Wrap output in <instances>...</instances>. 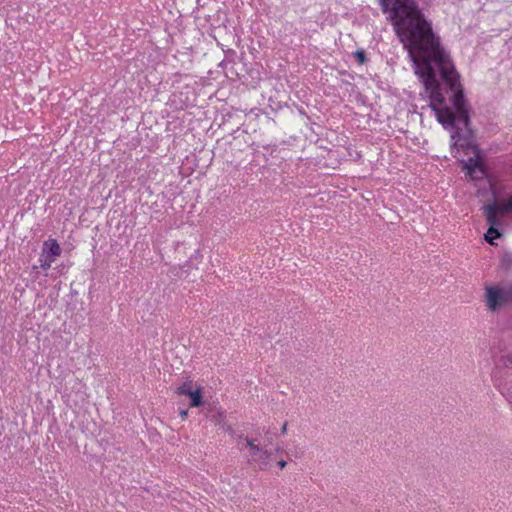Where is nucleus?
<instances>
[{
	"instance_id": "nucleus-1",
	"label": "nucleus",
	"mask_w": 512,
	"mask_h": 512,
	"mask_svg": "<svg viewBox=\"0 0 512 512\" xmlns=\"http://www.w3.org/2000/svg\"><path fill=\"white\" fill-rule=\"evenodd\" d=\"M419 75L437 120L451 134V154L460 162L477 157L479 150L469 127L468 107L463 95L460 75L439 39L426 32L404 46Z\"/></svg>"
},
{
	"instance_id": "nucleus-2",
	"label": "nucleus",
	"mask_w": 512,
	"mask_h": 512,
	"mask_svg": "<svg viewBox=\"0 0 512 512\" xmlns=\"http://www.w3.org/2000/svg\"><path fill=\"white\" fill-rule=\"evenodd\" d=\"M384 12L390 11L396 32L403 45H407L431 29L420 10L410 0H379Z\"/></svg>"
},
{
	"instance_id": "nucleus-3",
	"label": "nucleus",
	"mask_w": 512,
	"mask_h": 512,
	"mask_svg": "<svg viewBox=\"0 0 512 512\" xmlns=\"http://www.w3.org/2000/svg\"><path fill=\"white\" fill-rule=\"evenodd\" d=\"M248 448V460L250 463L257 465L259 468L264 469L268 466L271 460V452L265 447H261L257 443V439L240 436Z\"/></svg>"
},
{
	"instance_id": "nucleus-4",
	"label": "nucleus",
	"mask_w": 512,
	"mask_h": 512,
	"mask_svg": "<svg viewBox=\"0 0 512 512\" xmlns=\"http://www.w3.org/2000/svg\"><path fill=\"white\" fill-rule=\"evenodd\" d=\"M483 210L488 223L502 224V216L512 214V195L505 201L485 205Z\"/></svg>"
},
{
	"instance_id": "nucleus-5",
	"label": "nucleus",
	"mask_w": 512,
	"mask_h": 512,
	"mask_svg": "<svg viewBox=\"0 0 512 512\" xmlns=\"http://www.w3.org/2000/svg\"><path fill=\"white\" fill-rule=\"evenodd\" d=\"M511 297L510 292L496 287L486 288V303L490 310L496 311Z\"/></svg>"
},
{
	"instance_id": "nucleus-6",
	"label": "nucleus",
	"mask_w": 512,
	"mask_h": 512,
	"mask_svg": "<svg viewBox=\"0 0 512 512\" xmlns=\"http://www.w3.org/2000/svg\"><path fill=\"white\" fill-rule=\"evenodd\" d=\"M463 163V169L467 171V176L472 180H478L483 177H487V173L485 167L481 163L479 159V155L477 157H469Z\"/></svg>"
},
{
	"instance_id": "nucleus-7",
	"label": "nucleus",
	"mask_w": 512,
	"mask_h": 512,
	"mask_svg": "<svg viewBox=\"0 0 512 512\" xmlns=\"http://www.w3.org/2000/svg\"><path fill=\"white\" fill-rule=\"evenodd\" d=\"M487 180H488L490 191L494 198V202H500L499 199L501 198L504 190L506 189L505 184L496 175L487 176Z\"/></svg>"
},
{
	"instance_id": "nucleus-8",
	"label": "nucleus",
	"mask_w": 512,
	"mask_h": 512,
	"mask_svg": "<svg viewBox=\"0 0 512 512\" xmlns=\"http://www.w3.org/2000/svg\"><path fill=\"white\" fill-rule=\"evenodd\" d=\"M61 251V247L55 239H49L43 244V254L54 260L61 255Z\"/></svg>"
},
{
	"instance_id": "nucleus-9",
	"label": "nucleus",
	"mask_w": 512,
	"mask_h": 512,
	"mask_svg": "<svg viewBox=\"0 0 512 512\" xmlns=\"http://www.w3.org/2000/svg\"><path fill=\"white\" fill-rule=\"evenodd\" d=\"M494 366L496 370L512 369V351H503L499 356L494 357Z\"/></svg>"
},
{
	"instance_id": "nucleus-10",
	"label": "nucleus",
	"mask_w": 512,
	"mask_h": 512,
	"mask_svg": "<svg viewBox=\"0 0 512 512\" xmlns=\"http://www.w3.org/2000/svg\"><path fill=\"white\" fill-rule=\"evenodd\" d=\"M202 387L197 386L187 396L190 398V407H200L203 404Z\"/></svg>"
},
{
	"instance_id": "nucleus-11",
	"label": "nucleus",
	"mask_w": 512,
	"mask_h": 512,
	"mask_svg": "<svg viewBox=\"0 0 512 512\" xmlns=\"http://www.w3.org/2000/svg\"><path fill=\"white\" fill-rule=\"evenodd\" d=\"M197 386L198 385L194 384L192 380H187L177 387L176 394L187 396L188 394H191V391Z\"/></svg>"
},
{
	"instance_id": "nucleus-12",
	"label": "nucleus",
	"mask_w": 512,
	"mask_h": 512,
	"mask_svg": "<svg viewBox=\"0 0 512 512\" xmlns=\"http://www.w3.org/2000/svg\"><path fill=\"white\" fill-rule=\"evenodd\" d=\"M211 421L220 427H224L226 424V414L225 411L221 409L215 410V412L211 415Z\"/></svg>"
},
{
	"instance_id": "nucleus-13",
	"label": "nucleus",
	"mask_w": 512,
	"mask_h": 512,
	"mask_svg": "<svg viewBox=\"0 0 512 512\" xmlns=\"http://www.w3.org/2000/svg\"><path fill=\"white\" fill-rule=\"evenodd\" d=\"M489 225H490V227H489L487 233L485 234V239L489 243L493 244V240L497 239V238H499L501 236L500 232L496 228L497 226H500L501 224L489 223Z\"/></svg>"
},
{
	"instance_id": "nucleus-14",
	"label": "nucleus",
	"mask_w": 512,
	"mask_h": 512,
	"mask_svg": "<svg viewBox=\"0 0 512 512\" xmlns=\"http://www.w3.org/2000/svg\"><path fill=\"white\" fill-rule=\"evenodd\" d=\"M54 261V259L42 253L40 258V266L42 269L47 270L51 267Z\"/></svg>"
},
{
	"instance_id": "nucleus-15",
	"label": "nucleus",
	"mask_w": 512,
	"mask_h": 512,
	"mask_svg": "<svg viewBox=\"0 0 512 512\" xmlns=\"http://www.w3.org/2000/svg\"><path fill=\"white\" fill-rule=\"evenodd\" d=\"M354 55L360 64H363L365 62L366 56L363 50L356 51Z\"/></svg>"
},
{
	"instance_id": "nucleus-16",
	"label": "nucleus",
	"mask_w": 512,
	"mask_h": 512,
	"mask_svg": "<svg viewBox=\"0 0 512 512\" xmlns=\"http://www.w3.org/2000/svg\"><path fill=\"white\" fill-rule=\"evenodd\" d=\"M223 430L227 431L228 433L232 434L234 432L233 428L228 425L227 423L225 424L224 427H221Z\"/></svg>"
},
{
	"instance_id": "nucleus-17",
	"label": "nucleus",
	"mask_w": 512,
	"mask_h": 512,
	"mask_svg": "<svg viewBox=\"0 0 512 512\" xmlns=\"http://www.w3.org/2000/svg\"><path fill=\"white\" fill-rule=\"evenodd\" d=\"M277 465H278L281 469H283V468H285V467H286L287 462H286L285 460H280V461H278Z\"/></svg>"
},
{
	"instance_id": "nucleus-18",
	"label": "nucleus",
	"mask_w": 512,
	"mask_h": 512,
	"mask_svg": "<svg viewBox=\"0 0 512 512\" xmlns=\"http://www.w3.org/2000/svg\"><path fill=\"white\" fill-rule=\"evenodd\" d=\"M180 416L182 419H186V417L188 416V411L187 410H181L180 411Z\"/></svg>"
},
{
	"instance_id": "nucleus-19",
	"label": "nucleus",
	"mask_w": 512,
	"mask_h": 512,
	"mask_svg": "<svg viewBox=\"0 0 512 512\" xmlns=\"http://www.w3.org/2000/svg\"><path fill=\"white\" fill-rule=\"evenodd\" d=\"M287 426H288V423H287V422H285V423L283 424V426L281 427V433H282V434H285V433L287 432Z\"/></svg>"
}]
</instances>
